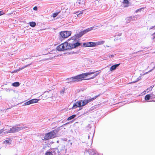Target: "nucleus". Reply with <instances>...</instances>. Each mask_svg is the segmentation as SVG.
Returning a JSON list of instances; mask_svg holds the SVG:
<instances>
[{
  "label": "nucleus",
  "instance_id": "22",
  "mask_svg": "<svg viewBox=\"0 0 155 155\" xmlns=\"http://www.w3.org/2000/svg\"><path fill=\"white\" fill-rule=\"evenodd\" d=\"M132 16L130 17L129 18H126V23H129L131 19L132 18Z\"/></svg>",
  "mask_w": 155,
  "mask_h": 155
},
{
  "label": "nucleus",
  "instance_id": "47",
  "mask_svg": "<svg viewBox=\"0 0 155 155\" xmlns=\"http://www.w3.org/2000/svg\"><path fill=\"white\" fill-rule=\"evenodd\" d=\"M89 136H88V138H89Z\"/></svg>",
  "mask_w": 155,
  "mask_h": 155
},
{
  "label": "nucleus",
  "instance_id": "10",
  "mask_svg": "<svg viewBox=\"0 0 155 155\" xmlns=\"http://www.w3.org/2000/svg\"><path fill=\"white\" fill-rule=\"evenodd\" d=\"M39 100L37 99H33L30 100L31 104H32L34 103H37L38 102Z\"/></svg>",
  "mask_w": 155,
  "mask_h": 155
},
{
  "label": "nucleus",
  "instance_id": "24",
  "mask_svg": "<svg viewBox=\"0 0 155 155\" xmlns=\"http://www.w3.org/2000/svg\"><path fill=\"white\" fill-rule=\"evenodd\" d=\"M91 46L90 47H94L96 45V42H90Z\"/></svg>",
  "mask_w": 155,
  "mask_h": 155
},
{
  "label": "nucleus",
  "instance_id": "4",
  "mask_svg": "<svg viewBox=\"0 0 155 155\" xmlns=\"http://www.w3.org/2000/svg\"><path fill=\"white\" fill-rule=\"evenodd\" d=\"M10 128L8 129V131H6L5 132V134L9 133H15L18 132L20 130H21L26 127L24 126H10Z\"/></svg>",
  "mask_w": 155,
  "mask_h": 155
},
{
  "label": "nucleus",
  "instance_id": "48",
  "mask_svg": "<svg viewBox=\"0 0 155 155\" xmlns=\"http://www.w3.org/2000/svg\"><path fill=\"white\" fill-rule=\"evenodd\" d=\"M154 101V102H155V101Z\"/></svg>",
  "mask_w": 155,
  "mask_h": 155
},
{
  "label": "nucleus",
  "instance_id": "37",
  "mask_svg": "<svg viewBox=\"0 0 155 155\" xmlns=\"http://www.w3.org/2000/svg\"><path fill=\"white\" fill-rule=\"evenodd\" d=\"M114 55H111V54H110L109 55V56L108 57H109V58H113V57H114Z\"/></svg>",
  "mask_w": 155,
  "mask_h": 155
},
{
  "label": "nucleus",
  "instance_id": "33",
  "mask_svg": "<svg viewBox=\"0 0 155 155\" xmlns=\"http://www.w3.org/2000/svg\"><path fill=\"white\" fill-rule=\"evenodd\" d=\"M5 14V13L2 11H0V16Z\"/></svg>",
  "mask_w": 155,
  "mask_h": 155
},
{
  "label": "nucleus",
  "instance_id": "42",
  "mask_svg": "<svg viewBox=\"0 0 155 155\" xmlns=\"http://www.w3.org/2000/svg\"><path fill=\"white\" fill-rule=\"evenodd\" d=\"M17 71H18L17 70H14V71H13L11 73H14L16 72Z\"/></svg>",
  "mask_w": 155,
  "mask_h": 155
},
{
  "label": "nucleus",
  "instance_id": "32",
  "mask_svg": "<svg viewBox=\"0 0 155 155\" xmlns=\"http://www.w3.org/2000/svg\"><path fill=\"white\" fill-rule=\"evenodd\" d=\"M123 2L125 4H128L129 2V1L128 0H124Z\"/></svg>",
  "mask_w": 155,
  "mask_h": 155
},
{
  "label": "nucleus",
  "instance_id": "25",
  "mask_svg": "<svg viewBox=\"0 0 155 155\" xmlns=\"http://www.w3.org/2000/svg\"><path fill=\"white\" fill-rule=\"evenodd\" d=\"M144 9V8H142L140 9H138L135 12V13H137L138 12H140V11Z\"/></svg>",
  "mask_w": 155,
  "mask_h": 155
},
{
  "label": "nucleus",
  "instance_id": "15",
  "mask_svg": "<svg viewBox=\"0 0 155 155\" xmlns=\"http://www.w3.org/2000/svg\"><path fill=\"white\" fill-rule=\"evenodd\" d=\"M4 143L5 144H10V140H6L3 141Z\"/></svg>",
  "mask_w": 155,
  "mask_h": 155
},
{
  "label": "nucleus",
  "instance_id": "1",
  "mask_svg": "<svg viewBox=\"0 0 155 155\" xmlns=\"http://www.w3.org/2000/svg\"><path fill=\"white\" fill-rule=\"evenodd\" d=\"M94 27H92L80 32L79 34H75L63 43L59 45L57 47L56 49L59 51L71 49L80 45V43L77 42V40L83 35L92 30H94Z\"/></svg>",
  "mask_w": 155,
  "mask_h": 155
},
{
  "label": "nucleus",
  "instance_id": "19",
  "mask_svg": "<svg viewBox=\"0 0 155 155\" xmlns=\"http://www.w3.org/2000/svg\"><path fill=\"white\" fill-rule=\"evenodd\" d=\"M83 11H80L79 13H79V12H77V15L78 17L81 16L83 13Z\"/></svg>",
  "mask_w": 155,
  "mask_h": 155
},
{
  "label": "nucleus",
  "instance_id": "35",
  "mask_svg": "<svg viewBox=\"0 0 155 155\" xmlns=\"http://www.w3.org/2000/svg\"><path fill=\"white\" fill-rule=\"evenodd\" d=\"M33 10L35 11H37L38 10V8L37 7L35 6L33 8Z\"/></svg>",
  "mask_w": 155,
  "mask_h": 155
},
{
  "label": "nucleus",
  "instance_id": "16",
  "mask_svg": "<svg viewBox=\"0 0 155 155\" xmlns=\"http://www.w3.org/2000/svg\"><path fill=\"white\" fill-rule=\"evenodd\" d=\"M90 42H87V43H83V45L85 47H90L91 45Z\"/></svg>",
  "mask_w": 155,
  "mask_h": 155
},
{
  "label": "nucleus",
  "instance_id": "18",
  "mask_svg": "<svg viewBox=\"0 0 155 155\" xmlns=\"http://www.w3.org/2000/svg\"><path fill=\"white\" fill-rule=\"evenodd\" d=\"M29 23L30 25L32 27H34L36 25V23L35 22H30Z\"/></svg>",
  "mask_w": 155,
  "mask_h": 155
},
{
  "label": "nucleus",
  "instance_id": "27",
  "mask_svg": "<svg viewBox=\"0 0 155 155\" xmlns=\"http://www.w3.org/2000/svg\"><path fill=\"white\" fill-rule=\"evenodd\" d=\"M100 73V72H99L98 73H96L95 74H94V75H93V76L90 78V79H93L94 78H95L96 76H97L99 74V73Z\"/></svg>",
  "mask_w": 155,
  "mask_h": 155
},
{
  "label": "nucleus",
  "instance_id": "46",
  "mask_svg": "<svg viewBox=\"0 0 155 155\" xmlns=\"http://www.w3.org/2000/svg\"><path fill=\"white\" fill-rule=\"evenodd\" d=\"M106 47H109V46H107V45H106Z\"/></svg>",
  "mask_w": 155,
  "mask_h": 155
},
{
  "label": "nucleus",
  "instance_id": "31",
  "mask_svg": "<svg viewBox=\"0 0 155 155\" xmlns=\"http://www.w3.org/2000/svg\"><path fill=\"white\" fill-rule=\"evenodd\" d=\"M4 90H5L6 91L8 92H10L11 91V90L9 88H5Z\"/></svg>",
  "mask_w": 155,
  "mask_h": 155
},
{
  "label": "nucleus",
  "instance_id": "28",
  "mask_svg": "<svg viewBox=\"0 0 155 155\" xmlns=\"http://www.w3.org/2000/svg\"><path fill=\"white\" fill-rule=\"evenodd\" d=\"M59 12L54 13L53 14L52 16L53 18H55L57 16Z\"/></svg>",
  "mask_w": 155,
  "mask_h": 155
},
{
  "label": "nucleus",
  "instance_id": "6",
  "mask_svg": "<svg viewBox=\"0 0 155 155\" xmlns=\"http://www.w3.org/2000/svg\"><path fill=\"white\" fill-rule=\"evenodd\" d=\"M71 34V31H62L60 32V38L62 39H64L70 36Z\"/></svg>",
  "mask_w": 155,
  "mask_h": 155
},
{
  "label": "nucleus",
  "instance_id": "29",
  "mask_svg": "<svg viewBox=\"0 0 155 155\" xmlns=\"http://www.w3.org/2000/svg\"><path fill=\"white\" fill-rule=\"evenodd\" d=\"M7 129L5 128L0 130V134H1L4 131L7 130Z\"/></svg>",
  "mask_w": 155,
  "mask_h": 155
},
{
  "label": "nucleus",
  "instance_id": "12",
  "mask_svg": "<svg viewBox=\"0 0 155 155\" xmlns=\"http://www.w3.org/2000/svg\"><path fill=\"white\" fill-rule=\"evenodd\" d=\"M104 41H100L96 42V45H99L103 44L104 43Z\"/></svg>",
  "mask_w": 155,
  "mask_h": 155
},
{
  "label": "nucleus",
  "instance_id": "20",
  "mask_svg": "<svg viewBox=\"0 0 155 155\" xmlns=\"http://www.w3.org/2000/svg\"><path fill=\"white\" fill-rule=\"evenodd\" d=\"M31 102L30 100L25 102L23 105V106H27L31 104Z\"/></svg>",
  "mask_w": 155,
  "mask_h": 155
},
{
  "label": "nucleus",
  "instance_id": "7",
  "mask_svg": "<svg viewBox=\"0 0 155 155\" xmlns=\"http://www.w3.org/2000/svg\"><path fill=\"white\" fill-rule=\"evenodd\" d=\"M67 149L65 146H62L60 147L58 150V154L60 155H64L66 153Z\"/></svg>",
  "mask_w": 155,
  "mask_h": 155
},
{
  "label": "nucleus",
  "instance_id": "38",
  "mask_svg": "<svg viewBox=\"0 0 155 155\" xmlns=\"http://www.w3.org/2000/svg\"><path fill=\"white\" fill-rule=\"evenodd\" d=\"M81 1L80 0H78L77 2V3H78L79 4H80Z\"/></svg>",
  "mask_w": 155,
  "mask_h": 155
},
{
  "label": "nucleus",
  "instance_id": "2",
  "mask_svg": "<svg viewBox=\"0 0 155 155\" xmlns=\"http://www.w3.org/2000/svg\"><path fill=\"white\" fill-rule=\"evenodd\" d=\"M97 71L95 72H87L86 73H83L80 74L75 76L71 78H68L70 82L74 81H78L82 80L85 77L87 76L88 75L94 74L95 72H97Z\"/></svg>",
  "mask_w": 155,
  "mask_h": 155
},
{
  "label": "nucleus",
  "instance_id": "14",
  "mask_svg": "<svg viewBox=\"0 0 155 155\" xmlns=\"http://www.w3.org/2000/svg\"><path fill=\"white\" fill-rule=\"evenodd\" d=\"M75 117H76L75 115H74V114L72 116L68 117L67 119V120H71L72 119L75 118Z\"/></svg>",
  "mask_w": 155,
  "mask_h": 155
},
{
  "label": "nucleus",
  "instance_id": "30",
  "mask_svg": "<svg viewBox=\"0 0 155 155\" xmlns=\"http://www.w3.org/2000/svg\"><path fill=\"white\" fill-rule=\"evenodd\" d=\"M32 64V63H30V64H28L26 65L25 66H23V67H22V68H23V69H24V68H26V67H28V66H30V65H31Z\"/></svg>",
  "mask_w": 155,
  "mask_h": 155
},
{
  "label": "nucleus",
  "instance_id": "39",
  "mask_svg": "<svg viewBox=\"0 0 155 155\" xmlns=\"http://www.w3.org/2000/svg\"><path fill=\"white\" fill-rule=\"evenodd\" d=\"M22 69H23V68H22V67H21V68L20 67L19 69H17V71H20V70H22Z\"/></svg>",
  "mask_w": 155,
  "mask_h": 155
},
{
  "label": "nucleus",
  "instance_id": "45",
  "mask_svg": "<svg viewBox=\"0 0 155 155\" xmlns=\"http://www.w3.org/2000/svg\"><path fill=\"white\" fill-rule=\"evenodd\" d=\"M148 73H149L148 72H146V73H145L144 74H148Z\"/></svg>",
  "mask_w": 155,
  "mask_h": 155
},
{
  "label": "nucleus",
  "instance_id": "23",
  "mask_svg": "<svg viewBox=\"0 0 155 155\" xmlns=\"http://www.w3.org/2000/svg\"><path fill=\"white\" fill-rule=\"evenodd\" d=\"M65 89L64 88L63 89H62L61 91L60 92V94L61 95L63 96V95H64V93H65Z\"/></svg>",
  "mask_w": 155,
  "mask_h": 155
},
{
  "label": "nucleus",
  "instance_id": "8",
  "mask_svg": "<svg viewBox=\"0 0 155 155\" xmlns=\"http://www.w3.org/2000/svg\"><path fill=\"white\" fill-rule=\"evenodd\" d=\"M64 143L66 145L65 148L67 149V148H69L71 147L72 144V142H71L70 140H68V141H66Z\"/></svg>",
  "mask_w": 155,
  "mask_h": 155
},
{
  "label": "nucleus",
  "instance_id": "34",
  "mask_svg": "<svg viewBox=\"0 0 155 155\" xmlns=\"http://www.w3.org/2000/svg\"><path fill=\"white\" fill-rule=\"evenodd\" d=\"M141 79V78L140 77H138L137 78V80L135 81H134V82H133L132 83H134L135 82H136L137 81H138L140 80Z\"/></svg>",
  "mask_w": 155,
  "mask_h": 155
},
{
  "label": "nucleus",
  "instance_id": "41",
  "mask_svg": "<svg viewBox=\"0 0 155 155\" xmlns=\"http://www.w3.org/2000/svg\"><path fill=\"white\" fill-rule=\"evenodd\" d=\"M53 57H51V58H47V59H46V60H51L52 59H53Z\"/></svg>",
  "mask_w": 155,
  "mask_h": 155
},
{
  "label": "nucleus",
  "instance_id": "43",
  "mask_svg": "<svg viewBox=\"0 0 155 155\" xmlns=\"http://www.w3.org/2000/svg\"><path fill=\"white\" fill-rule=\"evenodd\" d=\"M153 28H155V25L154 26H153L152 27L150 28V29H152Z\"/></svg>",
  "mask_w": 155,
  "mask_h": 155
},
{
  "label": "nucleus",
  "instance_id": "9",
  "mask_svg": "<svg viewBox=\"0 0 155 155\" xmlns=\"http://www.w3.org/2000/svg\"><path fill=\"white\" fill-rule=\"evenodd\" d=\"M120 64H118L112 66L110 68V71H112L115 70L117 67L119 66Z\"/></svg>",
  "mask_w": 155,
  "mask_h": 155
},
{
  "label": "nucleus",
  "instance_id": "36",
  "mask_svg": "<svg viewBox=\"0 0 155 155\" xmlns=\"http://www.w3.org/2000/svg\"><path fill=\"white\" fill-rule=\"evenodd\" d=\"M152 36H153V39H154L155 38V32L153 34Z\"/></svg>",
  "mask_w": 155,
  "mask_h": 155
},
{
  "label": "nucleus",
  "instance_id": "26",
  "mask_svg": "<svg viewBox=\"0 0 155 155\" xmlns=\"http://www.w3.org/2000/svg\"><path fill=\"white\" fill-rule=\"evenodd\" d=\"M100 73V72H99L98 73H96L95 74H94V75H93V76L90 78V79H93L94 78H95L96 76H97L99 74V73Z\"/></svg>",
  "mask_w": 155,
  "mask_h": 155
},
{
  "label": "nucleus",
  "instance_id": "17",
  "mask_svg": "<svg viewBox=\"0 0 155 155\" xmlns=\"http://www.w3.org/2000/svg\"><path fill=\"white\" fill-rule=\"evenodd\" d=\"M150 94L147 95L145 97V100H146V101L149 100L150 99Z\"/></svg>",
  "mask_w": 155,
  "mask_h": 155
},
{
  "label": "nucleus",
  "instance_id": "11",
  "mask_svg": "<svg viewBox=\"0 0 155 155\" xmlns=\"http://www.w3.org/2000/svg\"><path fill=\"white\" fill-rule=\"evenodd\" d=\"M153 87H154L153 86H150V87L149 88H147V89L146 90L144 91L143 92V93L145 92L146 93V92H147V93L148 92H149L150 91H151L152 90V88Z\"/></svg>",
  "mask_w": 155,
  "mask_h": 155
},
{
  "label": "nucleus",
  "instance_id": "40",
  "mask_svg": "<svg viewBox=\"0 0 155 155\" xmlns=\"http://www.w3.org/2000/svg\"><path fill=\"white\" fill-rule=\"evenodd\" d=\"M155 68V66H154V67H153V68L151 70H150V71H148V73H149L150 72L152 71H153V69H154Z\"/></svg>",
  "mask_w": 155,
  "mask_h": 155
},
{
  "label": "nucleus",
  "instance_id": "44",
  "mask_svg": "<svg viewBox=\"0 0 155 155\" xmlns=\"http://www.w3.org/2000/svg\"><path fill=\"white\" fill-rule=\"evenodd\" d=\"M117 39L115 38L114 39V41H116Z\"/></svg>",
  "mask_w": 155,
  "mask_h": 155
},
{
  "label": "nucleus",
  "instance_id": "5",
  "mask_svg": "<svg viewBox=\"0 0 155 155\" xmlns=\"http://www.w3.org/2000/svg\"><path fill=\"white\" fill-rule=\"evenodd\" d=\"M56 133L54 130L46 134L44 137V139L45 140H48L53 138L56 137Z\"/></svg>",
  "mask_w": 155,
  "mask_h": 155
},
{
  "label": "nucleus",
  "instance_id": "3",
  "mask_svg": "<svg viewBox=\"0 0 155 155\" xmlns=\"http://www.w3.org/2000/svg\"><path fill=\"white\" fill-rule=\"evenodd\" d=\"M98 97V96H96L92 98H90L88 99H85L84 100H79L74 104L73 106V108L74 109L77 107L84 106L86 105L89 102L95 99Z\"/></svg>",
  "mask_w": 155,
  "mask_h": 155
},
{
  "label": "nucleus",
  "instance_id": "13",
  "mask_svg": "<svg viewBox=\"0 0 155 155\" xmlns=\"http://www.w3.org/2000/svg\"><path fill=\"white\" fill-rule=\"evenodd\" d=\"M19 85H20V84L18 82H16L13 83L12 84V85L14 87H18V86H19Z\"/></svg>",
  "mask_w": 155,
  "mask_h": 155
},
{
  "label": "nucleus",
  "instance_id": "21",
  "mask_svg": "<svg viewBox=\"0 0 155 155\" xmlns=\"http://www.w3.org/2000/svg\"><path fill=\"white\" fill-rule=\"evenodd\" d=\"M45 155H53V152L52 151H48L45 154Z\"/></svg>",
  "mask_w": 155,
  "mask_h": 155
}]
</instances>
